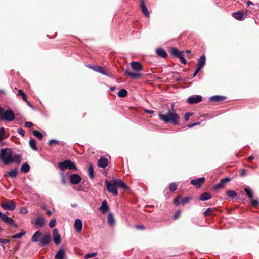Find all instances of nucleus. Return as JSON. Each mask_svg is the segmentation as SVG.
I'll use <instances>...</instances> for the list:
<instances>
[{
	"label": "nucleus",
	"instance_id": "1",
	"mask_svg": "<svg viewBox=\"0 0 259 259\" xmlns=\"http://www.w3.org/2000/svg\"><path fill=\"white\" fill-rule=\"evenodd\" d=\"M0 154V159L5 165L11 163H19L21 160V156L19 154H13L12 149L10 148L2 149Z\"/></svg>",
	"mask_w": 259,
	"mask_h": 259
},
{
	"label": "nucleus",
	"instance_id": "2",
	"mask_svg": "<svg viewBox=\"0 0 259 259\" xmlns=\"http://www.w3.org/2000/svg\"><path fill=\"white\" fill-rule=\"evenodd\" d=\"M170 106L171 110L169 108L167 114H163L160 113L158 114V116L159 118L165 123H171L172 124L176 125L179 123L178 119L180 118V116L176 113V110L174 109L175 106L174 103H172Z\"/></svg>",
	"mask_w": 259,
	"mask_h": 259
},
{
	"label": "nucleus",
	"instance_id": "3",
	"mask_svg": "<svg viewBox=\"0 0 259 259\" xmlns=\"http://www.w3.org/2000/svg\"><path fill=\"white\" fill-rule=\"evenodd\" d=\"M58 166L61 170H64L65 169H68L70 170H73L76 171L77 168L75 166L74 162L70 160H65L63 162H60L58 163Z\"/></svg>",
	"mask_w": 259,
	"mask_h": 259
},
{
	"label": "nucleus",
	"instance_id": "4",
	"mask_svg": "<svg viewBox=\"0 0 259 259\" xmlns=\"http://www.w3.org/2000/svg\"><path fill=\"white\" fill-rule=\"evenodd\" d=\"M3 108H1L0 110V113L2 115L3 119L10 122L14 120L15 119V115L12 110L7 109L2 113L1 111H3Z\"/></svg>",
	"mask_w": 259,
	"mask_h": 259
},
{
	"label": "nucleus",
	"instance_id": "5",
	"mask_svg": "<svg viewBox=\"0 0 259 259\" xmlns=\"http://www.w3.org/2000/svg\"><path fill=\"white\" fill-rule=\"evenodd\" d=\"M171 54L174 57L179 58L182 63L186 64L187 63V60L184 57V52L180 51L176 48H171Z\"/></svg>",
	"mask_w": 259,
	"mask_h": 259
},
{
	"label": "nucleus",
	"instance_id": "6",
	"mask_svg": "<svg viewBox=\"0 0 259 259\" xmlns=\"http://www.w3.org/2000/svg\"><path fill=\"white\" fill-rule=\"evenodd\" d=\"M1 207L6 210L13 211L16 208L15 202L12 200H8L1 203Z\"/></svg>",
	"mask_w": 259,
	"mask_h": 259
},
{
	"label": "nucleus",
	"instance_id": "7",
	"mask_svg": "<svg viewBox=\"0 0 259 259\" xmlns=\"http://www.w3.org/2000/svg\"><path fill=\"white\" fill-rule=\"evenodd\" d=\"M105 184L107 189L109 192L112 193L114 196H117L118 195L116 185H115L113 181L110 182L108 180H106L105 181Z\"/></svg>",
	"mask_w": 259,
	"mask_h": 259
},
{
	"label": "nucleus",
	"instance_id": "8",
	"mask_svg": "<svg viewBox=\"0 0 259 259\" xmlns=\"http://www.w3.org/2000/svg\"><path fill=\"white\" fill-rule=\"evenodd\" d=\"M113 182L116 185L117 188L120 187L124 191L128 189V187L121 179H113Z\"/></svg>",
	"mask_w": 259,
	"mask_h": 259
},
{
	"label": "nucleus",
	"instance_id": "9",
	"mask_svg": "<svg viewBox=\"0 0 259 259\" xmlns=\"http://www.w3.org/2000/svg\"><path fill=\"white\" fill-rule=\"evenodd\" d=\"M9 213L8 212L5 214H3L1 220L10 226L16 227L17 225L15 224L14 220L11 218L9 217L7 215Z\"/></svg>",
	"mask_w": 259,
	"mask_h": 259
},
{
	"label": "nucleus",
	"instance_id": "10",
	"mask_svg": "<svg viewBox=\"0 0 259 259\" xmlns=\"http://www.w3.org/2000/svg\"><path fill=\"white\" fill-rule=\"evenodd\" d=\"M230 181L231 179L228 177L222 179L219 183L213 186V189L214 190H219L224 187L225 184L230 182Z\"/></svg>",
	"mask_w": 259,
	"mask_h": 259
},
{
	"label": "nucleus",
	"instance_id": "11",
	"mask_svg": "<svg viewBox=\"0 0 259 259\" xmlns=\"http://www.w3.org/2000/svg\"><path fill=\"white\" fill-rule=\"evenodd\" d=\"M70 182L73 184H78L81 181V177L77 174H73L70 175L69 177Z\"/></svg>",
	"mask_w": 259,
	"mask_h": 259
},
{
	"label": "nucleus",
	"instance_id": "12",
	"mask_svg": "<svg viewBox=\"0 0 259 259\" xmlns=\"http://www.w3.org/2000/svg\"><path fill=\"white\" fill-rule=\"evenodd\" d=\"M51 241V238L49 234H45L43 236L40 241L39 246L40 247H44L50 243Z\"/></svg>",
	"mask_w": 259,
	"mask_h": 259
},
{
	"label": "nucleus",
	"instance_id": "13",
	"mask_svg": "<svg viewBox=\"0 0 259 259\" xmlns=\"http://www.w3.org/2000/svg\"><path fill=\"white\" fill-rule=\"evenodd\" d=\"M190 198L189 197H185L183 198H176L174 200V203L176 205H183L189 202Z\"/></svg>",
	"mask_w": 259,
	"mask_h": 259
},
{
	"label": "nucleus",
	"instance_id": "14",
	"mask_svg": "<svg viewBox=\"0 0 259 259\" xmlns=\"http://www.w3.org/2000/svg\"><path fill=\"white\" fill-rule=\"evenodd\" d=\"M187 101L189 104L197 103L202 101V97L198 95L192 96L188 98Z\"/></svg>",
	"mask_w": 259,
	"mask_h": 259
},
{
	"label": "nucleus",
	"instance_id": "15",
	"mask_svg": "<svg viewBox=\"0 0 259 259\" xmlns=\"http://www.w3.org/2000/svg\"><path fill=\"white\" fill-rule=\"evenodd\" d=\"M205 181L204 177H201L200 178L193 179L191 180L190 183L191 184L195 186L197 188H199L203 184Z\"/></svg>",
	"mask_w": 259,
	"mask_h": 259
},
{
	"label": "nucleus",
	"instance_id": "16",
	"mask_svg": "<svg viewBox=\"0 0 259 259\" xmlns=\"http://www.w3.org/2000/svg\"><path fill=\"white\" fill-rule=\"evenodd\" d=\"M131 67L133 71L139 72L142 70L143 66L139 62L133 61L130 64Z\"/></svg>",
	"mask_w": 259,
	"mask_h": 259
},
{
	"label": "nucleus",
	"instance_id": "17",
	"mask_svg": "<svg viewBox=\"0 0 259 259\" xmlns=\"http://www.w3.org/2000/svg\"><path fill=\"white\" fill-rule=\"evenodd\" d=\"M53 238L54 243L56 245H59L60 243L61 238L57 229H54L53 231Z\"/></svg>",
	"mask_w": 259,
	"mask_h": 259
},
{
	"label": "nucleus",
	"instance_id": "18",
	"mask_svg": "<svg viewBox=\"0 0 259 259\" xmlns=\"http://www.w3.org/2000/svg\"><path fill=\"white\" fill-rule=\"evenodd\" d=\"M140 7L142 13L146 17H149L150 16L148 9L145 6L144 0H140Z\"/></svg>",
	"mask_w": 259,
	"mask_h": 259
},
{
	"label": "nucleus",
	"instance_id": "19",
	"mask_svg": "<svg viewBox=\"0 0 259 259\" xmlns=\"http://www.w3.org/2000/svg\"><path fill=\"white\" fill-rule=\"evenodd\" d=\"M93 70L95 72L100 73L103 75H104L107 76H109V73L106 72L104 68L100 66H95V67L93 68Z\"/></svg>",
	"mask_w": 259,
	"mask_h": 259
},
{
	"label": "nucleus",
	"instance_id": "20",
	"mask_svg": "<svg viewBox=\"0 0 259 259\" xmlns=\"http://www.w3.org/2000/svg\"><path fill=\"white\" fill-rule=\"evenodd\" d=\"M226 97L223 96L214 95L209 98L210 102H220L226 99Z\"/></svg>",
	"mask_w": 259,
	"mask_h": 259
},
{
	"label": "nucleus",
	"instance_id": "21",
	"mask_svg": "<svg viewBox=\"0 0 259 259\" xmlns=\"http://www.w3.org/2000/svg\"><path fill=\"white\" fill-rule=\"evenodd\" d=\"M74 227L78 232H80L82 228V221L80 219H77L75 221Z\"/></svg>",
	"mask_w": 259,
	"mask_h": 259
},
{
	"label": "nucleus",
	"instance_id": "22",
	"mask_svg": "<svg viewBox=\"0 0 259 259\" xmlns=\"http://www.w3.org/2000/svg\"><path fill=\"white\" fill-rule=\"evenodd\" d=\"M98 163L99 167L105 168L108 165V161L106 158H101L98 160Z\"/></svg>",
	"mask_w": 259,
	"mask_h": 259
},
{
	"label": "nucleus",
	"instance_id": "23",
	"mask_svg": "<svg viewBox=\"0 0 259 259\" xmlns=\"http://www.w3.org/2000/svg\"><path fill=\"white\" fill-rule=\"evenodd\" d=\"M124 73L132 78H138L142 76V74L140 73H132L128 69L124 71Z\"/></svg>",
	"mask_w": 259,
	"mask_h": 259
},
{
	"label": "nucleus",
	"instance_id": "24",
	"mask_svg": "<svg viewBox=\"0 0 259 259\" xmlns=\"http://www.w3.org/2000/svg\"><path fill=\"white\" fill-rule=\"evenodd\" d=\"M232 16L237 20H242L244 19V13L237 11L233 13Z\"/></svg>",
	"mask_w": 259,
	"mask_h": 259
},
{
	"label": "nucleus",
	"instance_id": "25",
	"mask_svg": "<svg viewBox=\"0 0 259 259\" xmlns=\"http://www.w3.org/2000/svg\"><path fill=\"white\" fill-rule=\"evenodd\" d=\"M99 209L103 214L106 213L109 211V207L108 206L106 201L104 200L102 202L101 206L99 208Z\"/></svg>",
	"mask_w": 259,
	"mask_h": 259
},
{
	"label": "nucleus",
	"instance_id": "26",
	"mask_svg": "<svg viewBox=\"0 0 259 259\" xmlns=\"http://www.w3.org/2000/svg\"><path fill=\"white\" fill-rule=\"evenodd\" d=\"M206 58L205 55H202L198 60L197 67L201 69L205 64Z\"/></svg>",
	"mask_w": 259,
	"mask_h": 259
},
{
	"label": "nucleus",
	"instance_id": "27",
	"mask_svg": "<svg viewBox=\"0 0 259 259\" xmlns=\"http://www.w3.org/2000/svg\"><path fill=\"white\" fill-rule=\"evenodd\" d=\"M156 53L158 56L163 58H166L167 56V54L165 50L161 48L156 49Z\"/></svg>",
	"mask_w": 259,
	"mask_h": 259
},
{
	"label": "nucleus",
	"instance_id": "28",
	"mask_svg": "<svg viewBox=\"0 0 259 259\" xmlns=\"http://www.w3.org/2000/svg\"><path fill=\"white\" fill-rule=\"evenodd\" d=\"M42 233L39 231H37L35 232V233L33 235L31 241L33 242H36L38 241V238L42 237Z\"/></svg>",
	"mask_w": 259,
	"mask_h": 259
},
{
	"label": "nucleus",
	"instance_id": "29",
	"mask_svg": "<svg viewBox=\"0 0 259 259\" xmlns=\"http://www.w3.org/2000/svg\"><path fill=\"white\" fill-rule=\"evenodd\" d=\"M35 224L39 227H43L45 224V219L42 217H37L35 221Z\"/></svg>",
	"mask_w": 259,
	"mask_h": 259
},
{
	"label": "nucleus",
	"instance_id": "30",
	"mask_svg": "<svg viewBox=\"0 0 259 259\" xmlns=\"http://www.w3.org/2000/svg\"><path fill=\"white\" fill-rule=\"evenodd\" d=\"M211 198V195L210 193L205 192L202 194L200 196V200L204 201L210 199Z\"/></svg>",
	"mask_w": 259,
	"mask_h": 259
},
{
	"label": "nucleus",
	"instance_id": "31",
	"mask_svg": "<svg viewBox=\"0 0 259 259\" xmlns=\"http://www.w3.org/2000/svg\"><path fill=\"white\" fill-rule=\"evenodd\" d=\"M65 256V251L63 249H60L56 254L55 257L57 259H64Z\"/></svg>",
	"mask_w": 259,
	"mask_h": 259
},
{
	"label": "nucleus",
	"instance_id": "32",
	"mask_svg": "<svg viewBox=\"0 0 259 259\" xmlns=\"http://www.w3.org/2000/svg\"><path fill=\"white\" fill-rule=\"evenodd\" d=\"M21 170L24 173H27L30 170V166L27 163H24L21 167Z\"/></svg>",
	"mask_w": 259,
	"mask_h": 259
},
{
	"label": "nucleus",
	"instance_id": "33",
	"mask_svg": "<svg viewBox=\"0 0 259 259\" xmlns=\"http://www.w3.org/2000/svg\"><path fill=\"white\" fill-rule=\"evenodd\" d=\"M108 223L111 226L115 224V219L112 213H110L108 217Z\"/></svg>",
	"mask_w": 259,
	"mask_h": 259
},
{
	"label": "nucleus",
	"instance_id": "34",
	"mask_svg": "<svg viewBox=\"0 0 259 259\" xmlns=\"http://www.w3.org/2000/svg\"><path fill=\"white\" fill-rule=\"evenodd\" d=\"M226 195L228 197L234 198L237 196V193L234 190H228L226 192Z\"/></svg>",
	"mask_w": 259,
	"mask_h": 259
},
{
	"label": "nucleus",
	"instance_id": "35",
	"mask_svg": "<svg viewBox=\"0 0 259 259\" xmlns=\"http://www.w3.org/2000/svg\"><path fill=\"white\" fill-rule=\"evenodd\" d=\"M29 145L30 147L34 150L36 151L37 150V147L36 145V141L34 139H31L29 140Z\"/></svg>",
	"mask_w": 259,
	"mask_h": 259
},
{
	"label": "nucleus",
	"instance_id": "36",
	"mask_svg": "<svg viewBox=\"0 0 259 259\" xmlns=\"http://www.w3.org/2000/svg\"><path fill=\"white\" fill-rule=\"evenodd\" d=\"M244 191L249 198H252L253 197V192L251 189L249 188H245L244 189Z\"/></svg>",
	"mask_w": 259,
	"mask_h": 259
},
{
	"label": "nucleus",
	"instance_id": "37",
	"mask_svg": "<svg viewBox=\"0 0 259 259\" xmlns=\"http://www.w3.org/2000/svg\"><path fill=\"white\" fill-rule=\"evenodd\" d=\"M127 95V92L125 89H121L118 93V96L120 97H125Z\"/></svg>",
	"mask_w": 259,
	"mask_h": 259
},
{
	"label": "nucleus",
	"instance_id": "38",
	"mask_svg": "<svg viewBox=\"0 0 259 259\" xmlns=\"http://www.w3.org/2000/svg\"><path fill=\"white\" fill-rule=\"evenodd\" d=\"M26 232L24 230H22L21 232L13 235L11 237L12 239H17L21 238L22 236H23L25 234Z\"/></svg>",
	"mask_w": 259,
	"mask_h": 259
},
{
	"label": "nucleus",
	"instance_id": "39",
	"mask_svg": "<svg viewBox=\"0 0 259 259\" xmlns=\"http://www.w3.org/2000/svg\"><path fill=\"white\" fill-rule=\"evenodd\" d=\"M8 174L11 178H16L18 175V170L17 169H14L12 171H9Z\"/></svg>",
	"mask_w": 259,
	"mask_h": 259
},
{
	"label": "nucleus",
	"instance_id": "40",
	"mask_svg": "<svg viewBox=\"0 0 259 259\" xmlns=\"http://www.w3.org/2000/svg\"><path fill=\"white\" fill-rule=\"evenodd\" d=\"M88 173H89V177L91 179H93L94 177V169H93V166L92 164H90L89 165V169H88Z\"/></svg>",
	"mask_w": 259,
	"mask_h": 259
},
{
	"label": "nucleus",
	"instance_id": "41",
	"mask_svg": "<svg viewBox=\"0 0 259 259\" xmlns=\"http://www.w3.org/2000/svg\"><path fill=\"white\" fill-rule=\"evenodd\" d=\"M33 135L40 140H41L43 138L42 134L39 131L37 130L33 131Z\"/></svg>",
	"mask_w": 259,
	"mask_h": 259
},
{
	"label": "nucleus",
	"instance_id": "42",
	"mask_svg": "<svg viewBox=\"0 0 259 259\" xmlns=\"http://www.w3.org/2000/svg\"><path fill=\"white\" fill-rule=\"evenodd\" d=\"M178 185L175 183H170L169 185V189L171 192L176 191Z\"/></svg>",
	"mask_w": 259,
	"mask_h": 259
},
{
	"label": "nucleus",
	"instance_id": "43",
	"mask_svg": "<svg viewBox=\"0 0 259 259\" xmlns=\"http://www.w3.org/2000/svg\"><path fill=\"white\" fill-rule=\"evenodd\" d=\"M5 138V129L4 127H2L0 128V139L2 141Z\"/></svg>",
	"mask_w": 259,
	"mask_h": 259
},
{
	"label": "nucleus",
	"instance_id": "44",
	"mask_svg": "<svg viewBox=\"0 0 259 259\" xmlns=\"http://www.w3.org/2000/svg\"><path fill=\"white\" fill-rule=\"evenodd\" d=\"M97 255V252H93L92 253H88L85 255L84 258L85 259H88V258H90L91 257H94L96 256Z\"/></svg>",
	"mask_w": 259,
	"mask_h": 259
},
{
	"label": "nucleus",
	"instance_id": "45",
	"mask_svg": "<svg viewBox=\"0 0 259 259\" xmlns=\"http://www.w3.org/2000/svg\"><path fill=\"white\" fill-rule=\"evenodd\" d=\"M18 93L20 96H22V99L24 101H26V99H27L26 95L24 93V92L22 90H21V89L19 90Z\"/></svg>",
	"mask_w": 259,
	"mask_h": 259
},
{
	"label": "nucleus",
	"instance_id": "46",
	"mask_svg": "<svg viewBox=\"0 0 259 259\" xmlns=\"http://www.w3.org/2000/svg\"><path fill=\"white\" fill-rule=\"evenodd\" d=\"M211 209L210 208H207L203 213L204 215L205 216H208L211 215Z\"/></svg>",
	"mask_w": 259,
	"mask_h": 259
},
{
	"label": "nucleus",
	"instance_id": "47",
	"mask_svg": "<svg viewBox=\"0 0 259 259\" xmlns=\"http://www.w3.org/2000/svg\"><path fill=\"white\" fill-rule=\"evenodd\" d=\"M192 115V113H190V112H187L186 113H185V115H184V119L186 121H187L189 120L190 117Z\"/></svg>",
	"mask_w": 259,
	"mask_h": 259
},
{
	"label": "nucleus",
	"instance_id": "48",
	"mask_svg": "<svg viewBox=\"0 0 259 259\" xmlns=\"http://www.w3.org/2000/svg\"><path fill=\"white\" fill-rule=\"evenodd\" d=\"M55 224H56V220L52 219L49 223L50 227L51 228H53L55 226Z\"/></svg>",
	"mask_w": 259,
	"mask_h": 259
},
{
	"label": "nucleus",
	"instance_id": "49",
	"mask_svg": "<svg viewBox=\"0 0 259 259\" xmlns=\"http://www.w3.org/2000/svg\"><path fill=\"white\" fill-rule=\"evenodd\" d=\"M28 212L26 207H23L20 208V213L22 214H26Z\"/></svg>",
	"mask_w": 259,
	"mask_h": 259
},
{
	"label": "nucleus",
	"instance_id": "50",
	"mask_svg": "<svg viewBox=\"0 0 259 259\" xmlns=\"http://www.w3.org/2000/svg\"><path fill=\"white\" fill-rule=\"evenodd\" d=\"M54 143L56 144H59V141L57 140L52 139V140H50L49 142V145H51Z\"/></svg>",
	"mask_w": 259,
	"mask_h": 259
},
{
	"label": "nucleus",
	"instance_id": "51",
	"mask_svg": "<svg viewBox=\"0 0 259 259\" xmlns=\"http://www.w3.org/2000/svg\"><path fill=\"white\" fill-rule=\"evenodd\" d=\"M251 204L253 206H256L259 204V201L257 200H251Z\"/></svg>",
	"mask_w": 259,
	"mask_h": 259
},
{
	"label": "nucleus",
	"instance_id": "52",
	"mask_svg": "<svg viewBox=\"0 0 259 259\" xmlns=\"http://www.w3.org/2000/svg\"><path fill=\"white\" fill-rule=\"evenodd\" d=\"M10 242V240L6 239H1L0 238V243L2 244H7Z\"/></svg>",
	"mask_w": 259,
	"mask_h": 259
},
{
	"label": "nucleus",
	"instance_id": "53",
	"mask_svg": "<svg viewBox=\"0 0 259 259\" xmlns=\"http://www.w3.org/2000/svg\"><path fill=\"white\" fill-rule=\"evenodd\" d=\"M61 182H62V183L63 184H64L65 185L66 183V180H65V175L64 173H61Z\"/></svg>",
	"mask_w": 259,
	"mask_h": 259
},
{
	"label": "nucleus",
	"instance_id": "54",
	"mask_svg": "<svg viewBox=\"0 0 259 259\" xmlns=\"http://www.w3.org/2000/svg\"><path fill=\"white\" fill-rule=\"evenodd\" d=\"M33 125V123L31 122L28 121V122H26L25 123V127H27V128H30L31 126H32Z\"/></svg>",
	"mask_w": 259,
	"mask_h": 259
},
{
	"label": "nucleus",
	"instance_id": "55",
	"mask_svg": "<svg viewBox=\"0 0 259 259\" xmlns=\"http://www.w3.org/2000/svg\"><path fill=\"white\" fill-rule=\"evenodd\" d=\"M18 133L22 136H24L25 135V132L22 128L18 129Z\"/></svg>",
	"mask_w": 259,
	"mask_h": 259
},
{
	"label": "nucleus",
	"instance_id": "56",
	"mask_svg": "<svg viewBox=\"0 0 259 259\" xmlns=\"http://www.w3.org/2000/svg\"><path fill=\"white\" fill-rule=\"evenodd\" d=\"M180 215V211H177L174 215L173 218L174 219H178Z\"/></svg>",
	"mask_w": 259,
	"mask_h": 259
},
{
	"label": "nucleus",
	"instance_id": "57",
	"mask_svg": "<svg viewBox=\"0 0 259 259\" xmlns=\"http://www.w3.org/2000/svg\"><path fill=\"white\" fill-rule=\"evenodd\" d=\"M200 70V69L197 67L196 70L195 71L193 74V77H195L198 74Z\"/></svg>",
	"mask_w": 259,
	"mask_h": 259
},
{
	"label": "nucleus",
	"instance_id": "58",
	"mask_svg": "<svg viewBox=\"0 0 259 259\" xmlns=\"http://www.w3.org/2000/svg\"><path fill=\"white\" fill-rule=\"evenodd\" d=\"M246 174V171L245 169H242L241 170V172H240V175L241 176H244V175H245Z\"/></svg>",
	"mask_w": 259,
	"mask_h": 259
},
{
	"label": "nucleus",
	"instance_id": "59",
	"mask_svg": "<svg viewBox=\"0 0 259 259\" xmlns=\"http://www.w3.org/2000/svg\"><path fill=\"white\" fill-rule=\"evenodd\" d=\"M136 228H138V229H143L145 228V227L143 226H139V225L136 226Z\"/></svg>",
	"mask_w": 259,
	"mask_h": 259
},
{
	"label": "nucleus",
	"instance_id": "60",
	"mask_svg": "<svg viewBox=\"0 0 259 259\" xmlns=\"http://www.w3.org/2000/svg\"><path fill=\"white\" fill-rule=\"evenodd\" d=\"M46 214L49 215V216H50L51 214H52V212L51 210H47L46 211Z\"/></svg>",
	"mask_w": 259,
	"mask_h": 259
},
{
	"label": "nucleus",
	"instance_id": "61",
	"mask_svg": "<svg viewBox=\"0 0 259 259\" xmlns=\"http://www.w3.org/2000/svg\"><path fill=\"white\" fill-rule=\"evenodd\" d=\"M25 101L26 102L27 104L29 106H30V107H31V108H33V106H32V104H31L29 101H28L27 100H26V101Z\"/></svg>",
	"mask_w": 259,
	"mask_h": 259
},
{
	"label": "nucleus",
	"instance_id": "62",
	"mask_svg": "<svg viewBox=\"0 0 259 259\" xmlns=\"http://www.w3.org/2000/svg\"><path fill=\"white\" fill-rule=\"evenodd\" d=\"M87 67H88L89 68H90V69H92L93 70V68H94V67H95V66H92V65H89H89H87Z\"/></svg>",
	"mask_w": 259,
	"mask_h": 259
},
{
	"label": "nucleus",
	"instance_id": "63",
	"mask_svg": "<svg viewBox=\"0 0 259 259\" xmlns=\"http://www.w3.org/2000/svg\"><path fill=\"white\" fill-rule=\"evenodd\" d=\"M146 112L150 114H152L154 113V111L153 110H146Z\"/></svg>",
	"mask_w": 259,
	"mask_h": 259
},
{
	"label": "nucleus",
	"instance_id": "64",
	"mask_svg": "<svg viewBox=\"0 0 259 259\" xmlns=\"http://www.w3.org/2000/svg\"><path fill=\"white\" fill-rule=\"evenodd\" d=\"M254 158V157L253 155H251V156H250L248 157V160H249V161H251V160H253Z\"/></svg>",
	"mask_w": 259,
	"mask_h": 259
}]
</instances>
